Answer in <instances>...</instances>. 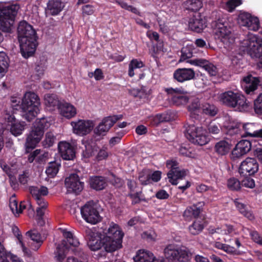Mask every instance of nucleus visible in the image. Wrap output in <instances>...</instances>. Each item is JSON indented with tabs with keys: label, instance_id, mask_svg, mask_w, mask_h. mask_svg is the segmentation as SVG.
I'll use <instances>...</instances> for the list:
<instances>
[{
	"label": "nucleus",
	"instance_id": "obj_1",
	"mask_svg": "<svg viewBox=\"0 0 262 262\" xmlns=\"http://www.w3.org/2000/svg\"><path fill=\"white\" fill-rule=\"evenodd\" d=\"M17 33L22 56L25 58L32 56L37 47V36L33 27L26 21H21L17 27Z\"/></svg>",
	"mask_w": 262,
	"mask_h": 262
},
{
	"label": "nucleus",
	"instance_id": "obj_2",
	"mask_svg": "<svg viewBox=\"0 0 262 262\" xmlns=\"http://www.w3.org/2000/svg\"><path fill=\"white\" fill-rule=\"evenodd\" d=\"M239 50L238 56L231 59L233 65L239 62L242 53L246 52L252 58H260L262 56V37H258L252 33H248L240 41Z\"/></svg>",
	"mask_w": 262,
	"mask_h": 262
},
{
	"label": "nucleus",
	"instance_id": "obj_3",
	"mask_svg": "<svg viewBox=\"0 0 262 262\" xmlns=\"http://www.w3.org/2000/svg\"><path fill=\"white\" fill-rule=\"evenodd\" d=\"M104 249L107 252H113L122 247V241L124 233L121 228L113 222L109 226L102 228Z\"/></svg>",
	"mask_w": 262,
	"mask_h": 262
},
{
	"label": "nucleus",
	"instance_id": "obj_4",
	"mask_svg": "<svg viewBox=\"0 0 262 262\" xmlns=\"http://www.w3.org/2000/svg\"><path fill=\"white\" fill-rule=\"evenodd\" d=\"M21 109L23 117L29 122L33 120L39 112L40 99L34 92H26L21 99V103L18 105Z\"/></svg>",
	"mask_w": 262,
	"mask_h": 262
},
{
	"label": "nucleus",
	"instance_id": "obj_5",
	"mask_svg": "<svg viewBox=\"0 0 262 262\" xmlns=\"http://www.w3.org/2000/svg\"><path fill=\"white\" fill-rule=\"evenodd\" d=\"M19 9L18 5L0 7V30L6 33L11 32Z\"/></svg>",
	"mask_w": 262,
	"mask_h": 262
},
{
	"label": "nucleus",
	"instance_id": "obj_6",
	"mask_svg": "<svg viewBox=\"0 0 262 262\" xmlns=\"http://www.w3.org/2000/svg\"><path fill=\"white\" fill-rule=\"evenodd\" d=\"M63 235L66 239L58 244L54 251L55 258L58 262L63 261L71 247L76 248L80 244L78 239L70 231L63 230Z\"/></svg>",
	"mask_w": 262,
	"mask_h": 262
},
{
	"label": "nucleus",
	"instance_id": "obj_7",
	"mask_svg": "<svg viewBox=\"0 0 262 262\" xmlns=\"http://www.w3.org/2000/svg\"><path fill=\"white\" fill-rule=\"evenodd\" d=\"M80 212L82 217L88 223L94 225L101 221L97 204L93 201H88L82 206Z\"/></svg>",
	"mask_w": 262,
	"mask_h": 262
},
{
	"label": "nucleus",
	"instance_id": "obj_8",
	"mask_svg": "<svg viewBox=\"0 0 262 262\" xmlns=\"http://www.w3.org/2000/svg\"><path fill=\"white\" fill-rule=\"evenodd\" d=\"M186 132V137L194 144L203 146L209 141L206 129L202 126L199 127L191 125L187 129Z\"/></svg>",
	"mask_w": 262,
	"mask_h": 262
},
{
	"label": "nucleus",
	"instance_id": "obj_9",
	"mask_svg": "<svg viewBox=\"0 0 262 262\" xmlns=\"http://www.w3.org/2000/svg\"><path fill=\"white\" fill-rule=\"evenodd\" d=\"M164 255L168 260H177L179 262H188L191 258V253L187 248L178 249L174 245H169L164 251Z\"/></svg>",
	"mask_w": 262,
	"mask_h": 262
},
{
	"label": "nucleus",
	"instance_id": "obj_10",
	"mask_svg": "<svg viewBox=\"0 0 262 262\" xmlns=\"http://www.w3.org/2000/svg\"><path fill=\"white\" fill-rule=\"evenodd\" d=\"M215 35L224 45V48H229V21L224 18L217 20Z\"/></svg>",
	"mask_w": 262,
	"mask_h": 262
},
{
	"label": "nucleus",
	"instance_id": "obj_11",
	"mask_svg": "<svg viewBox=\"0 0 262 262\" xmlns=\"http://www.w3.org/2000/svg\"><path fill=\"white\" fill-rule=\"evenodd\" d=\"M65 186L69 193L79 194L83 189L84 183L80 180L79 176L75 173H71L64 180Z\"/></svg>",
	"mask_w": 262,
	"mask_h": 262
},
{
	"label": "nucleus",
	"instance_id": "obj_12",
	"mask_svg": "<svg viewBox=\"0 0 262 262\" xmlns=\"http://www.w3.org/2000/svg\"><path fill=\"white\" fill-rule=\"evenodd\" d=\"M237 22L240 25L253 31H257L260 27L258 18L248 12H241L238 15Z\"/></svg>",
	"mask_w": 262,
	"mask_h": 262
},
{
	"label": "nucleus",
	"instance_id": "obj_13",
	"mask_svg": "<svg viewBox=\"0 0 262 262\" xmlns=\"http://www.w3.org/2000/svg\"><path fill=\"white\" fill-rule=\"evenodd\" d=\"M259 168V164L255 158L248 157L243 160L239 167L238 171L243 176H252Z\"/></svg>",
	"mask_w": 262,
	"mask_h": 262
},
{
	"label": "nucleus",
	"instance_id": "obj_14",
	"mask_svg": "<svg viewBox=\"0 0 262 262\" xmlns=\"http://www.w3.org/2000/svg\"><path fill=\"white\" fill-rule=\"evenodd\" d=\"M73 132L79 136H85L90 134L93 129L94 123L90 120H78L76 122H72Z\"/></svg>",
	"mask_w": 262,
	"mask_h": 262
},
{
	"label": "nucleus",
	"instance_id": "obj_15",
	"mask_svg": "<svg viewBox=\"0 0 262 262\" xmlns=\"http://www.w3.org/2000/svg\"><path fill=\"white\" fill-rule=\"evenodd\" d=\"M249 103L244 96L230 91V107H232L234 111H244L248 108Z\"/></svg>",
	"mask_w": 262,
	"mask_h": 262
},
{
	"label": "nucleus",
	"instance_id": "obj_16",
	"mask_svg": "<svg viewBox=\"0 0 262 262\" xmlns=\"http://www.w3.org/2000/svg\"><path fill=\"white\" fill-rule=\"evenodd\" d=\"M195 73L192 68H178L173 73V78L174 80L180 83L193 80L195 78Z\"/></svg>",
	"mask_w": 262,
	"mask_h": 262
},
{
	"label": "nucleus",
	"instance_id": "obj_17",
	"mask_svg": "<svg viewBox=\"0 0 262 262\" xmlns=\"http://www.w3.org/2000/svg\"><path fill=\"white\" fill-rule=\"evenodd\" d=\"M206 26V20L200 13H194L189 19V28L197 33L201 32Z\"/></svg>",
	"mask_w": 262,
	"mask_h": 262
},
{
	"label": "nucleus",
	"instance_id": "obj_18",
	"mask_svg": "<svg viewBox=\"0 0 262 262\" xmlns=\"http://www.w3.org/2000/svg\"><path fill=\"white\" fill-rule=\"evenodd\" d=\"M188 63L203 68L211 76L217 73L216 67L209 61L203 58H195L187 61Z\"/></svg>",
	"mask_w": 262,
	"mask_h": 262
},
{
	"label": "nucleus",
	"instance_id": "obj_19",
	"mask_svg": "<svg viewBox=\"0 0 262 262\" xmlns=\"http://www.w3.org/2000/svg\"><path fill=\"white\" fill-rule=\"evenodd\" d=\"M59 152L63 159L73 160L75 157V151L72 145L66 141L60 142L58 145Z\"/></svg>",
	"mask_w": 262,
	"mask_h": 262
},
{
	"label": "nucleus",
	"instance_id": "obj_20",
	"mask_svg": "<svg viewBox=\"0 0 262 262\" xmlns=\"http://www.w3.org/2000/svg\"><path fill=\"white\" fill-rule=\"evenodd\" d=\"M64 4L62 0H49L46 8V13L51 15H58L63 9Z\"/></svg>",
	"mask_w": 262,
	"mask_h": 262
},
{
	"label": "nucleus",
	"instance_id": "obj_21",
	"mask_svg": "<svg viewBox=\"0 0 262 262\" xmlns=\"http://www.w3.org/2000/svg\"><path fill=\"white\" fill-rule=\"evenodd\" d=\"M86 235L88 236V246L92 251H97L101 248H104V244L102 238H98L95 236L94 232L91 230L86 231Z\"/></svg>",
	"mask_w": 262,
	"mask_h": 262
},
{
	"label": "nucleus",
	"instance_id": "obj_22",
	"mask_svg": "<svg viewBox=\"0 0 262 262\" xmlns=\"http://www.w3.org/2000/svg\"><path fill=\"white\" fill-rule=\"evenodd\" d=\"M244 89L247 94H251L256 90L259 83L258 78L248 75L243 78Z\"/></svg>",
	"mask_w": 262,
	"mask_h": 262
},
{
	"label": "nucleus",
	"instance_id": "obj_23",
	"mask_svg": "<svg viewBox=\"0 0 262 262\" xmlns=\"http://www.w3.org/2000/svg\"><path fill=\"white\" fill-rule=\"evenodd\" d=\"M41 137V136H39L38 134L31 130L26 139L25 143L26 152H31L36 147Z\"/></svg>",
	"mask_w": 262,
	"mask_h": 262
},
{
	"label": "nucleus",
	"instance_id": "obj_24",
	"mask_svg": "<svg viewBox=\"0 0 262 262\" xmlns=\"http://www.w3.org/2000/svg\"><path fill=\"white\" fill-rule=\"evenodd\" d=\"M203 206L201 202H198L196 204L188 206L184 211L183 216L187 220L198 217L202 211Z\"/></svg>",
	"mask_w": 262,
	"mask_h": 262
},
{
	"label": "nucleus",
	"instance_id": "obj_25",
	"mask_svg": "<svg viewBox=\"0 0 262 262\" xmlns=\"http://www.w3.org/2000/svg\"><path fill=\"white\" fill-rule=\"evenodd\" d=\"M135 262H163L156 259L154 254L148 251L140 250L134 257Z\"/></svg>",
	"mask_w": 262,
	"mask_h": 262
},
{
	"label": "nucleus",
	"instance_id": "obj_26",
	"mask_svg": "<svg viewBox=\"0 0 262 262\" xmlns=\"http://www.w3.org/2000/svg\"><path fill=\"white\" fill-rule=\"evenodd\" d=\"M169 182L173 185L178 184V180H182L186 176V170L180 168L173 170H170L167 173Z\"/></svg>",
	"mask_w": 262,
	"mask_h": 262
},
{
	"label": "nucleus",
	"instance_id": "obj_27",
	"mask_svg": "<svg viewBox=\"0 0 262 262\" xmlns=\"http://www.w3.org/2000/svg\"><path fill=\"white\" fill-rule=\"evenodd\" d=\"M58 110L61 115L68 119L74 117L77 114L75 106L67 102H62L60 105H59Z\"/></svg>",
	"mask_w": 262,
	"mask_h": 262
},
{
	"label": "nucleus",
	"instance_id": "obj_28",
	"mask_svg": "<svg viewBox=\"0 0 262 262\" xmlns=\"http://www.w3.org/2000/svg\"><path fill=\"white\" fill-rule=\"evenodd\" d=\"M83 144L84 148L82 149L81 157L82 159L86 161V160L95 155L98 151V147L95 144L88 141L85 142Z\"/></svg>",
	"mask_w": 262,
	"mask_h": 262
},
{
	"label": "nucleus",
	"instance_id": "obj_29",
	"mask_svg": "<svg viewBox=\"0 0 262 262\" xmlns=\"http://www.w3.org/2000/svg\"><path fill=\"white\" fill-rule=\"evenodd\" d=\"M89 184L91 188L96 190H101L107 185L106 180L104 177L101 176L91 177L89 180Z\"/></svg>",
	"mask_w": 262,
	"mask_h": 262
},
{
	"label": "nucleus",
	"instance_id": "obj_30",
	"mask_svg": "<svg viewBox=\"0 0 262 262\" xmlns=\"http://www.w3.org/2000/svg\"><path fill=\"white\" fill-rule=\"evenodd\" d=\"M198 51L199 50L192 44L187 45L186 46L182 47L181 50V55L179 61H183L195 56L194 54Z\"/></svg>",
	"mask_w": 262,
	"mask_h": 262
},
{
	"label": "nucleus",
	"instance_id": "obj_31",
	"mask_svg": "<svg viewBox=\"0 0 262 262\" xmlns=\"http://www.w3.org/2000/svg\"><path fill=\"white\" fill-rule=\"evenodd\" d=\"M24 262L17 256L7 252L4 245L0 242V262Z\"/></svg>",
	"mask_w": 262,
	"mask_h": 262
},
{
	"label": "nucleus",
	"instance_id": "obj_32",
	"mask_svg": "<svg viewBox=\"0 0 262 262\" xmlns=\"http://www.w3.org/2000/svg\"><path fill=\"white\" fill-rule=\"evenodd\" d=\"M49 126V123L47 121V119L41 118L36 120L32 131L37 133L39 136H42L45 129L48 128Z\"/></svg>",
	"mask_w": 262,
	"mask_h": 262
},
{
	"label": "nucleus",
	"instance_id": "obj_33",
	"mask_svg": "<svg viewBox=\"0 0 262 262\" xmlns=\"http://www.w3.org/2000/svg\"><path fill=\"white\" fill-rule=\"evenodd\" d=\"M202 113L208 117H214L219 113V108L213 104L204 103L201 105Z\"/></svg>",
	"mask_w": 262,
	"mask_h": 262
},
{
	"label": "nucleus",
	"instance_id": "obj_34",
	"mask_svg": "<svg viewBox=\"0 0 262 262\" xmlns=\"http://www.w3.org/2000/svg\"><path fill=\"white\" fill-rule=\"evenodd\" d=\"M45 103L47 106L54 109L55 107L59 108L62 102H60L58 96L54 94H47L45 96Z\"/></svg>",
	"mask_w": 262,
	"mask_h": 262
},
{
	"label": "nucleus",
	"instance_id": "obj_35",
	"mask_svg": "<svg viewBox=\"0 0 262 262\" xmlns=\"http://www.w3.org/2000/svg\"><path fill=\"white\" fill-rule=\"evenodd\" d=\"M205 228V222L203 220L196 219L189 226L190 233L193 235L200 234Z\"/></svg>",
	"mask_w": 262,
	"mask_h": 262
},
{
	"label": "nucleus",
	"instance_id": "obj_36",
	"mask_svg": "<svg viewBox=\"0 0 262 262\" xmlns=\"http://www.w3.org/2000/svg\"><path fill=\"white\" fill-rule=\"evenodd\" d=\"M188 110L190 112V117L194 119H199L200 117L199 113L201 112V106L198 99H195L192 101L188 106Z\"/></svg>",
	"mask_w": 262,
	"mask_h": 262
},
{
	"label": "nucleus",
	"instance_id": "obj_37",
	"mask_svg": "<svg viewBox=\"0 0 262 262\" xmlns=\"http://www.w3.org/2000/svg\"><path fill=\"white\" fill-rule=\"evenodd\" d=\"M214 149L218 155H226L229 152V143L225 140H221L215 144Z\"/></svg>",
	"mask_w": 262,
	"mask_h": 262
},
{
	"label": "nucleus",
	"instance_id": "obj_38",
	"mask_svg": "<svg viewBox=\"0 0 262 262\" xmlns=\"http://www.w3.org/2000/svg\"><path fill=\"white\" fill-rule=\"evenodd\" d=\"M9 67V58L6 54L0 52V79L3 77L7 71Z\"/></svg>",
	"mask_w": 262,
	"mask_h": 262
},
{
	"label": "nucleus",
	"instance_id": "obj_39",
	"mask_svg": "<svg viewBox=\"0 0 262 262\" xmlns=\"http://www.w3.org/2000/svg\"><path fill=\"white\" fill-rule=\"evenodd\" d=\"M9 67V58L6 54L0 52V79L3 77L7 71Z\"/></svg>",
	"mask_w": 262,
	"mask_h": 262
},
{
	"label": "nucleus",
	"instance_id": "obj_40",
	"mask_svg": "<svg viewBox=\"0 0 262 262\" xmlns=\"http://www.w3.org/2000/svg\"><path fill=\"white\" fill-rule=\"evenodd\" d=\"M30 193L32 196L37 199L41 196H45L48 194V189L45 186H41L40 188L35 186H31L29 188Z\"/></svg>",
	"mask_w": 262,
	"mask_h": 262
},
{
	"label": "nucleus",
	"instance_id": "obj_41",
	"mask_svg": "<svg viewBox=\"0 0 262 262\" xmlns=\"http://www.w3.org/2000/svg\"><path fill=\"white\" fill-rule=\"evenodd\" d=\"M26 235L29 236L31 240L36 243V245L35 248L33 249L35 250H38L43 243L41 235L36 230H31L26 232Z\"/></svg>",
	"mask_w": 262,
	"mask_h": 262
},
{
	"label": "nucleus",
	"instance_id": "obj_42",
	"mask_svg": "<svg viewBox=\"0 0 262 262\" xmlns=\"http://www.w3.org/2000/svg\"><path fill=\"white\" fill-rule=\"evenodd\" d=\"M243 128L246 134L254 137H259L262 138V129L259 130H254V124L253 123H247L244 125Z\"/></svg>",
	"mask_w": 262,
	"mask_h": 262
},
{
	"label": "nucleus",
	"instance_id": "obj_43",
	"mask_svg": "<svg viewBox=\"0 0 262 262\" xmlns=\"http://www.w3.org/2000/svg\"><path fill=\"white\" fill-rule=\"evenodd\" d=\"M60 166V164L55 161L50 162L46 168V173L49 178H54L57 174Z\"/></svg>",
	"mask_w": 262,
	"mask_h": 262
},
{
	"label": "nucleus",
	"instance_id": "obj_44",
	"mask_svg": "<svg viewBox=\"0 0 262 262\" xmlns=\"http://www.w3.org/2000/svg\"><path fill=\"white\" fill-rule=\"evenodd\" d=\"M25 122L16 121L11 124L10 132L12 135L17 137L23 133L26 126Z\"/></svg>",
	"mask_w": 262,
	"mask_h": 262
},
{
	"label": "nucleus",
	"instance_id": "obj_45",
	"mask_svg": "<svg viewBox=\"0 0 262 262\" xmlns=\"http://www.w3.org/2000/svg\"><path fill=\"white\" fill-rule=\"evenodd\" d=\"M144 66L143 62L138 59H133L128 66V75L130 77L135 75V70L143 68Z\"/></svg>",
	"mask_w": 262,
	"mask_h": 262
},
{
	"label": "nucleus",
	"instance_id": "obj_46",
	"mask_svg": "<svg viewBox=\"0 0 262 262\" xmlns=\"http://www.w3.org/2000/svg\"><path fill=\"white\" fill-rule=\"evenodd\" d=\"M170 99L173 105L180 106L186 104L189 101V97L183 94L173 95L171 96Z\"/></svg>",
	"mask_w": 262,
	"mask_h": 262
},
{
	"label": "nucleus",
	"instance_id": "obj_47",
	"mask_svg": "<svg viewBox=\"0 0 262 262\" xmlns=\"http://www.w3.org/2000/svg\"><path fill=\"white\" fill-rule=\"evenodd\" d=\"M185 6L186 9L195 13L202 8L203 3L201 0H187Z\"/></svg>",
	"mask_w": 262,
	"mask_h": 262
},
{
	"label": "nucleus",
	"instance_id": "obj_48",
	"mask_svg": "<svg viewBox=\"0 0 262 262\" xmlns=\"http://www.w3.org/2000/svg\"><path fill=\"white\" fill-rule=\"evenodd\" d=\"M123 117V116L122 114L109 116L104 117L102 121L107 126V128L110 129L115 123H116L118 121L121 120Z\"/></svg>",
	"mask_w": 262,
	"mask_h": 262
},
{
	"label": "nucleus",
	"instance_id": "obj_49",
	"mask_svg": "<svg viewBox=\"0 0 262 262\" xmlns=\"http://www.w3.org/2000/svg\"><path fill=\"white\" fill-rule=\"evenodd\" d=\"M95 136H104L110 130L102 121L95 128H93Z\"/></svg>",
	"mask_w": 262,
	"mask_h": 262
},
{
	"label": "nucleus",
	"instance_id": "obj_50",
	"mask_svg": "<svg viewBox=\"0 0 262 262\" xmlns=\"http://www.w3.org/2000/svg\"><path fill=\"white\" fill-rule=\"evenodd\" d=\"M75 255L80 258L82 261L88 262V254L87 252L83 249L77 247L72 249Z\"/></svg>",
	"mask_w": 262,
	"mask_h": 262
},
{
	"label": "nucleus",
	"instance_id": "obj_51",
	"mask_svg": "<svg viewBox=\"0 0 262 262\" xmlns=\"http://www.w3.org/2000/svg\"><path fill=\"white\" fill-rule=\"evenodd\" d=\"M236 145L245 154L249 151L251 148V142L247 140H242Z\"/></svg>",
	"mask_w": 262,
	"mask_h": 262
},
{
	"label": "nucleus",
	"instance_id": "obj_52",
	"mask_svg": "<svg viewBox=\"0 0 262 262\" xmlns=\"http://www.w3.org/2000/svg\"><path fill=\"white\" fill-rule=\"evenodd\" d=\"M234 203L236 208L242 214L248 218H250L251 216V213L247 211L246 206L244 204L239 202L238 200H235Z\"/></svg>",
	"mask_w": 262,
	"mask_h": 262
},
{
	"label": "nucleus",
	"instance_id": "obj_53",
	"mask_svg": "<svg viewBox=\"0 0 262 262\" xmlns=\"http://www.w3.org/2000/svg\"><path fill=\"white\" fill-rule=\"evenodd\" d=\"M108 156L107 147L104 145L102 146V148L98 151L96 156V159L98 161H101L106 159L108 157Z\"/></svg>",
	"mask_w": 262,
	"mask_h": 262
},
{
	"label": "nucleus",
	"instance_id": "obj_54",
	"mask_svg": "<svg viewBox=\"0 0 262 262\" xmlns=\"http://www.w3.org/2000/svg\"><path fill=\"white\" fill-rule=\"evenodd\" d=\"M139 180L141 183V184L143 186H146L150 183L149 179V175L148 173H146L145 171H142L139 173Z\"/></svg>",
	"mask_w": 262,
	"mask_h": 262
},
{
	"label": "nucleus",
	"instance_id": "obj_55",
	"mask_svg": "<svg viewBox=\"0 0 262 262\" xmlns=\"http://www.w3.org/2000/svg\"><path fill=\"white\" fill-rule=\"evenodd\" d=\"M81 11L83 16L91 15L95 12V7L92 5H85L82 7Z\"/></svg>",
	"mask_w": 262,
	"mask_h": 262
},
{
	"label": "nucleus",
	"instance_id": "obj_56",
	"mask_svg": "<svg viewBox=\"0 0 262 262\" xmlns=\"http://www.w3.org/2000/svg\"><path fill=\"white\" fill-rule=\"evenodd\" d=\"M55 139V137L52 133H47L46 134V138L43 141L45 145L47 146L48 147L52 146L54 143Z\"/></svg>",
	"mask_w": 262,
	"mask_h": 262
},
{
	"label": "nucleus",
	"instance_id": "obj_57",
	"mask_svg": "<svg viewBox=\"0 0 262 262\" xmlns=\"http://www.w3.org/2000/svg\"><path fill=\"white\" fill-rule=\"evenodd\" d=\"M127 196L132 199V204L133 205L139 204L141 202H147L145 198L138 197L135 195L133 192H129Z\"/></svg>",
	"mask_w": 262,
	"mask_h": 262
},
{
	"label": "nucleus",
	"instance_id": "obj_58",
	"mask_svg": "<svg viewBox=\"0 0 262 262\" xmlns=\"http://www.w3.org/2000/svg\"><path fill=\"white\" fill-rule=\"evenodd\" d=\"M254 109L258 114H262V94L259 95L254 101Z\"/></svg>",
	"mask_w": 262,
	"mask_h": 262
},
{
	"label": "nucleus",
	"instance_id": "obj_59",
	"mask_svg": "<svg viewBox=\"0 0 262 262\" xmlns=\"http://www.w3.org/2000/svg\"><path fill=\"white\" fill-rule=\"evenodd\" d=\"M241 123L236 120L230 121V134L231 131L233 134H238L240 131Z\"/></svg>",
	"mask_w": 262,
	"mask_h": 262
},
{
	"label": "nucleus",
	"instance_id": "obj_60",
	"mask_svg": "<svg viewBox=\"0 0 262 262\" xmlns=\"http://www.w3.org/2000/svg\"><path fill=\"white\" fill-rule=\"evenodd\" d=\"M150 183L151 181L154 182H159L161 179L162 172L159 170L154 171L151 174L148 173Z\"/></svg>",
	"mask_w": 262,
	"mask_h": 262
},
{
	"label": "nucleus",
	"instance_id": "obj_61",
	"mask_svg": "<svg viewBox=\"0 0 262 262\" xmlns=\"http://www.w3.org/2000/svg\"><path fill=\"white\" fill-rule=\"evenodd\" d=\"M149 90L146 86H142L140 90H138L137 96L140 98H145L149 96Z\"/></svg>",
	"mask_w": 262,
	"mask_h": 262
},
{
	"label": "nucleus",
	"instance_id": "obj_62",
	"mask_svg": "<svg viewBox=\"0 0 262 262\" xmlns=\"http://www.w3.org/2000/svg\"><path fill=\"white\" fill-rule=\"evenodd\" d=\"M179 152L181 155L190 157L191 155V151L188 145H183L180 146Z\"/></svg>",
	"mask_w": 262,
	"mask_h": 262
},
{
	"label": "nucleus",
	"instance_id": "obj_63",
	"mask_svg": "<svg viewBox=\"0 0 262 262\" xmlns=\"http://www.w3.org/2000/svg\"><path fill=\"white\" fill-rule=\"evenodd\" d=\"M220 100L222 103L229 106V91L225 92L221 94Z\"/></svg>",
	"mask_w": 262,
	"mask_h": 262
},
{
	"label": "nucleus",
	"instance_id": "obj_64",
	"mask_svg": "<svg viewBox=\"0 0 262 262\" xmlns=\"http://www.w3.org/2000/svg\"><path fill=\"white\" fill-rule=\"evenodd\" d=\"M179 163L175 160H168L166 161V167L170 170H174L179 168Z\"/></svg>",
	"mask_w": 262,
	"mask_h": 262
}]
</instances>
